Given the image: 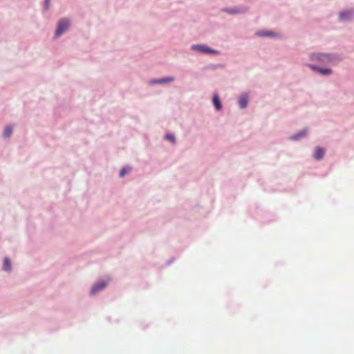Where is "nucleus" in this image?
I'll use <instances>...</instances> for the list:
<instances>
[{
	"mask_svg": "<svg viewBox=\"0 0 354 354\" xmlns=\"http://www.w3.org/2000/svg\"><path fill=\"white\" fill-rule=\"evenodd\" d=\"M70 27V21L67 18L60 19L57 24L55 30V38L59 37L64 32H65Z\"/></svg>",
	"mask_w": 354,
	"mask_h": 354,
	"instance_id": "1",
	"label": "nucleus"
},
{
	"mask_svg": "<svg viewBox=\"0 0 354 354\" xmlns=\"http://www.w3.org/2000/svg\"><path fill=\"white\" fill-rule=\"evenodd\" d=\"M221 10L229 15L243 14L248 10V7L241 5L234 7L223 8Z\"/></svg>",
	"mask_w": 354,
	"mask_h": 354,
	"instance_id": "2",
	"label": "nucleus"
},
{
	"mask_svg": "<svg viewBox=\"0 0 354 354\" xmlns=\"http://www.w3.org/2000/svg\"><path fill=\"white\" fill-rule=\"evenodd\" d=\"M354 19V10H343L339 12V20L342 22H349Z\"/></svg>",
	"mask_w": 354,
	"mask_h": 354,
	"instance_id": "3",
	"label": "nucleus"
},
{
	"mask_svg": "<svg viewBox=\"0 0 354 354\" xmlns=\"http://www.w3.org/2000/svg\"><path fill=\"white\" fill-rule=\"evenodd\" d=\"M192 50L193 52L204 54H212L217 53L216 50H212L207 46H192Z\"/></svg>",
	"mask_w": 354,
	"mask_h": 354,
	"instance_id": "4",
	"label": "nucleus"
},
{
	"mask_svg": "<svg viewBox=\"0 0 354 354\" xmlns=\"http://www.w3.org/2000/svg\"><path fill=\"white\" fill-rule=\"evenodd\" d=\"M255 35L262 37H274L279 38L280 34L270 30H261L255 32Z\"/></svg>",
	"mask_w": 354,
	"mask_h": 354,
	"instance_id": "5",
	"label": "nucleus"
},
{
	"mask_svg": "<svg viewBox=\"0 0 354 354\" xmlns=\"http://www.w3.org/2000/svg\"><path fill=\"white\" fill-rule=\"evenodd\" d=\"M107 285V282L102 281L94 285L92 290H91V295H95L100 290H102Z\"/></svg>",
	"mask_w": 354,
	"mask_h": 354,
	"instance_id": "6",
	"label": "nucleus"
},
{
	"mask_svg": "<svg viewBox=\"0 0 354 354\" xmlns=\"http://www.w3.org/2000/svg\"><path fill=\"white\" fill-rule=\"evenodd\" d=\"M310 68L313 71H316V72H317V73H320V74H322L323 75H328L331 74V73H332V71L330 69H329V68H319V67H317V66H313V65H311Z\"/></svg>",
	"mask_w": 354,
	"mask_h": 354,
	"instance_id": "7",
	"label": "nucleus"
},
{
	"mask_svg": "<svg viewBox=\"0 0 354 354\" xmlns=\"http://www.w3.org/2000/svg\"><path fill=\"white\" fill-rule=\"evenodd\" d=\"M174 80V78L170 77H167V78H162V79L151 80V81H150V84H163V83L171 82H173Z\"/></svg>",
	"mask_w": 354,
	"mask_h": 354,
	"instance_id": "8",
	"label": "nucleus"
},
{
	"mask_svg": "<svg viewBox=\"0 0 354 354\" xmlns=\"http://www.w3.org/2000/svg\"><path fill=\"white\" fill-rule=\"evenodd\" d=\"M213 104L216 110L219 111L222 108L221 103L220 102L218 94H214L213 96Z\"/></svg>",
	"mask_w": 354,
	"mask_h": 354,
	"instance_id": "9",
	"label": "nucleus"
},
{
	"mask_svg": "<svg viewBox=\"0 0 354 354\" xmlns=\"http://www.w3.org/2000/svg\"><path fill=\"white\" fill-rule=\"evenodd\" d=\"M314 59L320 60L323 62H328L330 61V57L327 55L319 54L314 56Z\"/></svg>",
	"mask_w": 354,
	"mask_h": 354,
	"instance_id": "10",
	"label": "nucleus"
},
{
	"mask_svg": "<svg viewBox=\"0 0 354 354\" xmlns=\"http://www.w3.org/2000/svg\"><path fill=\"white\" fill-rule=\"evenodd\" d=\"M323 156H324V150L320 147H317L315 151V155H314L315 158H316L317 160H319L323 157Z\"/></svg>",
	"mask_w": 354,
	"mask_h": 354,
	"instance_id": "11",
	"label": "nucleus"
},
{
	"mask_svg": "<svg viewBox=\"0 0 354 354\" xmlns=\"http://www.w3.org/2000/svg\"><path fill=\"white\" fill-rule=\"evenodd\" d=\"M239 104L241 108H245L248 104V97L246 96H242L240 97Z\"/></svg>",
	"mask_w": 354,
	"mask_h": 354,
	"instance_id": "12",
	"label": "nucleus"
},
{
	"mask_svg": "<svg viewBox=\"0 0 354 354\" xmlns=\"http://www.w3.org/2000/svg\"><path fill=\"white\" fill-rule=\"evenodd\" d=\"M50 1L51 0H44L42 2V12H47L50 8Z\"/></svg>",
	"mask_w": 354,
	"mask_h": 354,
	"instance_id": "13",
	"label": "nucleus"
},
{
	"mask_svg": "<svg viewBox=\"0 0 354 354\" xmlns=\"http://www.w3.org/2000/svg\"><path fill=\"white\" fill-rule=\"evenodd\" d=\"M3 269L5 270H10L11 269V263L8 258H5L3 260Z\"/></svg>",
	"mask_w": 354,
	"mask_h": 354,
	"instance_id": "14",
	"label": "nucleus"
},
{
	"mask_svg": "<svg viewBox=\"0 0 354 354\" xmlns=\"http://www.w3.org/2000/svg\"><path fill=\"white\" fill-rule=\"evenodd\" d=\"M12 132V127H7L5 129V130H4V132H3V136H4L5 138H8V137H9V136L11 135Z\"/></svg>",
	"mask_w": 354,
	"mask_h": 354,
	"instance_id": "15",
	"label": "nucleus"
},
{
	"mask_svg": "<svg viewBox=\"0 0 354 354\" xmlns=\"http://www.w3.org/2000/svg\"><path fill=\"white\" fill-rule=\"evenodd\" d=\"M130 170H131V168H130V167H125V168L122 169H121V171H120V176H121V177L124 176V175H125L127 173L129 172V171H130Z\"/></svg>",
	"mask_w": 354,
	"mask_h": 354,
	"instance_id": "16",
	"label": "nucleus"
},
{
	"mask_svg": "<svg viewBox=\"0 0 354 354\" xmlns=\"http://www.w3.org/2000/svg\"><path fill=\"white\" fill-rule=\"evenodd\" d=\"M166 139L171 142H175V137L174 135H171V134H167L166 136H165Z\"/></svg>",
	"mask_w": 354,
	"mask_h": 354,
	"instance_id": "17",
	"label": "nucleus"
},
{
	"mask_svg": "<svg viewBox=\"0 0 354 354\" xmlns=\"http://www.w3.org/2000/svg\"><path fill=\"white\" fill-rule=\"evenodd\" d=\"M305 134H306V133H299V134H297V135H296V136H294L292 137V138H293L294 140H297V139H298L299 138H300V137H301V136H304Z\"/></svg>",
	"mask_w": 354,
	"mask_h": 354,
	"instance_id": "18",
	"label": "nucleus"
}]
</instances>
